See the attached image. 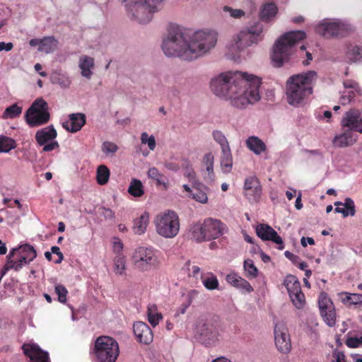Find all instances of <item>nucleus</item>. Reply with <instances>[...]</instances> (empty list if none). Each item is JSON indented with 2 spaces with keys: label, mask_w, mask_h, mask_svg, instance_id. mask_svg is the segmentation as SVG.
Masks as SVG:
<instances>
[{
  "label": "nucleus",
  "mask_w": 362,
  "mask_h": 362,
  "mask_svg": "<svg viewBox=\"0 0 362 362\" xmlns=\"http://www.w3.org/2000/svg\"><path fill=\"white\" fill-rule=\"evenodd\" d=\"M162 49L168 57L192 61L189 31L177 23H169L163 40Z\"/></svg>",
  "instance_id": "1"
},
{
  "label": "nucleus",
  "mask_w": 362,
  "mask_h": 362,
  "mask_svg": "<svg viewBox=\"0 0 362 362\" xmlns=\"http://www.w3.org/2000/svg\"><path fill=\"white\" fill-rule=\"evenodd\" d=\"M261 79L254 75H248L240 71V76L234 87L230 89L228 100L230 104L240 109L245 108L248 105L259 100V88Z\"/></svg>",
  "instance_id": "2"
},
{
  "label": "nucleus",
  "mask_w": 362,
  "mask_h": 362,
  "mask_svg": "<svg viewBox=\"0 0 362 362\" xmlns=\"http://www.w3.org/2000/svg\"><path fill=\"white\" fill-rule=\"evenodd\" d=\"M316 78L317 73L314 71L289 77L286 82V90L288 103L296 107L303 105L313 93V84Z\"/></svg>",
  "instance_id": "3"
},
{
  "label": "nucleus",
  "mask_w": 362,
  "mask_h": 362,
  "mask_svg": "<svg viewBox=\"0 0 362 362\" xmlns=\"http://www.w3.org/2000/svg\"><path fill=\"white\" fill-rule=\"evenodd\" d=\"M165 0H124L127 16L141 24L149 23L161 10Z\"/></svg>",
  "instance_id": "4"
},
{
  "label": "nucleus",
  "mask_w": 362,
  "mask_h": 362,
  "mask_svg": "<svg viewBox=\"0 0 362 362\" xmlns=\"http://www.w3.org/2000/svg\"><path fill=\"white\" fill-rule=\"evenodd\" d=\"M305 37L303 31H290L281 36L274 43L272 60L276 67H281L288 62L293 53L294 45Z\"/></svg>",
  "instance_id": "5"
},
{
  "label": "nucleus",
  "mask_w": 362,
  "mask_h": 362,
  "mask_svg": "<svg viewBox=\"0 0 362 362\" xmlns=\"http://www.w3.org/2000/svg\"><path fill=\"white\" fill-rule=\"evenodd\" d=\"M263 30V25L259 21L242 28L238 33L233 35L228 45L229 50L233 54H238L253 44L258 43L262 40L261 34Z\"/></svg>",
  "instance_id": "6"
},
{
  "label": "nucleus",
  "mask_w": 362,
  "mask_h": 362,
  "mask_svg": "<svg viewBox=\"0 0 362 362\" xmlns=\"http://www.w3.org/2000/svg\"><path fill=\"white\" fill-rule=\"evenodd\" d=\"M218 33L213 30H198L190 35L192 60L197 59L214 48Z\"/></svg>",
  "instance_id": "7"
},
{
  "label": "nucleus",
  "mask_w": 362,
  "mask_h": 362,
  "mask_svg": "<svg viewBox=\"0 0 362 362\" xmlns=\"http://www.w3.org/2000/svg\"><path fill=\"white\" fill-rule=\"evenodd\" d=\"M153 223L156 232L165 238L175 237L180 230V221L177 214L171 210L158 214Z\"/></svg>",
  "instance_id": "8"
},
{
  "label": "nucleus",
  "mask_w": 362,
  "mask_h": 362,
  "mask_svg": "<svg viewBox=\"0 0 362 362\" xmlns=\"http://www.w3.org/2000/svg\"><path fill=\"white\" fill-rule=\"evenodd\" d=\"M132 264L139 272H148L159 267L160 262L155 250L151 247L140 246L132 255Z\"/></svg>",
  "instance_id": "9"
},
{
  "label": "nucleus",
  "mask_w": 362,
  "mask_h": 362,
  "mask_svg": "<svg viewBox=\"0 0 362 362\" xmlns=\"http://www.w3.org/2000/svg\"><path fill=\"white\" fill-rule=\"evenodd\" d=\"M95 357L99 362H115L119 354V345L113 338L101 336L95 342Z\"/></svg>",
  "instance_id": "10"
},
{
  "label": "nucleus",
  "mask_w": 362,
  "mask_h": 362,
  "mask_svg": "<svg viewBox=\"0 0 362 362\" xmlns=\"http://www.w3.org/2000/svg\"><path fill=\"white\" fill-rule=\"evenodd\" d=\"M240 76V71L222 73L211 81L212 91L220 97L229 98L230 89L234 87Z\"/></svg>",
  "instance_id": "11"
},
{
  "label": "nucleus",
  "mask_w": 362,
  "mask_h": 362,
  "mask_svg": "<svg viewBox=\"0 0 362 362\" xmlns=\"http://www.w3.org/2000/svg\"><path fill=\"white\" fill-rule=\"evenodd\" d=\"M48 105L42 98L36 99L27 110L25 117L30 127H38L49 120Z\"/></svg>",
  "instance_id": "12"
},
{
  "label": "nucleus",
  "mask_w": 362,
  "mask_h": 362,
  "mask_svg": "<svg viewBox=\"0 0 362 362\" xmlns=\"http://www.w3.org/2000/svg\"><path fill=\"white\" fill-rule=\"evenodd\" d=\"M194 335L202 344L210 346L218 340L219 332L211 322L200 321L196 325Z\"/></svg>",
  "instance_id": "13"
},
{
  "label": "nucleus",
  "mask_w": 362,
  "mask_h": 362,
  "mask_svg": "<svg viewBox=\"0 0 362 362\" xmlns=\"http://www.w3.org/2000/svg\"><path fill=\"white\" fill-rule=\"evenodd\" d=\"M57 135L56 129L50 125L37 131L35 140L40 146H44V151H51L59 147L58 142L53 141Z\"/></svg>",
  "instance_id": "14"
},
{
  "label": "nucleus",
  "mask_w": 362,
  "mask_h": 362,
  "mask_svg": "<svg viewBox=\"0 0 362 362\" xmlns=\"http://www.w3.org/2000/svg\"><path fill=\"white\" fill-rule=\"evenodd\" d=\"M275 344L277 349L284 354L290 352L291 343L288 328L283 322H279L274 327Z\"/></svg>",
  "instance_id": "15"
},
{
  "label": "nucleus",
  "mask_w": 362,
  "mask_h": 362,
  "mask_svg": "<svg viewBox=\"0 0 362 362\" xmlns=\"http://www.w3.org/2000/svg\"><path fill=\"white\" fill-rule=\"evenodd\" d=\"M341 124L362 134V111L358 109H351L343 116Z\"/></svg>",
  "instance_id": "16"
},
{
  "label": "nucleus",
  "mask_w": 362,
  "mask_h": 362,
  "mask_svg": "<svg viewBox=\"0 0 362 362\" xmlns=\"http://www.w3.org/2000/svg\"><path fill=\"white\" fill-rule=\"evenodd\" d=\"M244 194L251 202H258L262 195V187L259 180L255 176L245 179L244 184Z\"/></svg>",
  "instance_id": "17"
},
{
  "label": "nucleus",
  "mask_w": 362,
  "mask_h": 362,
  "mask_svg": "<svg viewBox=\"0 0 362 362\" xmlns=\"http://www.w3.org/2000/svg\"><path fill=\"white\" fill-rule=\"evenodd\" d=\"M203 227L207 241L222 235L226 230L223 223L221 221L211 218H206L204 221Z\"/></svg>",
  "instance_id": "18"
},
{
  "label": "nucleus",
  "mask_w": 362,
  "mask_h": 362,
  "mask_svg": "<svg viewBox=\"0 0 362 362\" xmlns=\"http://www.w3.org/2000/svg\"><path fill=\"white\" fill-rule=\"evenodd\" d=\"M256 233L258 237L262 240H271L279 245L278 249L283 250L284 247L282 238L276 231L267 224H259L256 228Z\"/></svg>",
  "instance_id": "19"
},
{
  "label": "nucleus",
  "mask_w": 362,
  "mask_h": 362,
  "mask_svg": "<svg viewBox=\"0 0 362 362\" xmlns=\"http://www.w3.org/2000/svg\"><path fill=\"white\" fill-rule=\"evenodd\" d=\"M136 339L142 344H149L153 341V335L148 325L143 322H136L133 326Z\"/></svg>",
  "instance_id": "20"
},
{
  "label": "nucleus",
  "mask_w": 362,
  "mask_h": 362,
  "mask_svg": "<svg viewBox=\"0 0 362 362\" xmlns=\"http://www.w3.org/2000/svg\"><path fill=\"white\" fill-rule=\"evenodd\" d=\"M22 349L25 355L29 357L32 362H49L48 354L43 351L37 345L24 344Z\"/></svg>",
  "instance_id": "21"
},
{
  "label": "nucleus",
  "mask_w": 362,
  "mask_h": 362,
  "mask_svg": "<svg viewBox=\"0 0 362 362\" xmlns=\"http://www.w3.org/2000/svg\"><path fill=\"white\" fill-rule=\"evenodd\" d=\"M337 20H326L316 28L317 33L325 38L338 37Z\"/></svg>",
  "instance_id": "22"
},
{
  "label": "nucleus",
  "mask_w": 362,
  "mask_h": 362,
  "mask_svg": "<svg viewBox=\"0 0 362 362\" xmlns=\"http://www.w3.org/2000/svg\"><path fill=\"white\" fill-rule=\"evenodd\" d=\"M86 123V117L83 113H74L69 115V120L64 122L63 127L71 132L79 131Z\"/></svg>",
  "instance_id": "23"
},
{
  "label": "nucleus",
  "mask_w": 362,
  "mask_h": 362,
  "mask_svg": "<svg viewBox=\"0 0 362 362\" xmlns=\"http://www.w3.org/2000/svg\"><path fill=\"white\" fill-rule=\"evenodd\" d=\"M78 67L81 70V76L86 79H90L93 75L95 60L90 56L82 55L78 60Z\"/></svg>",
  "instance_id": "24"
},
{
  "label": "nucleus",
  "mask_w": 362,
  "mask_h": 362,
  "mask_svg": "<svg viewBox=\"0 0 362 362\" xmlns=\"http://www.w3.org/2000/svg\"><path fill=\"white\" fill-rule=\"evenodd\" d=\"M353 131L354 130L349 128V129L344 133L336 135L333 139V144L338 148H344L353 145L356 141Z\"/></svg>",
  "instance_id": "25"
},
{
  "label": "nucleus",
  "mask_w": 362,
  "mask_h": 362,
  "mask_svg": "<svg viewBox=\"0 0 362 362\" xmlns=\"http://www.w3.org/2000/svg\"><path fill=\"white\" fill-rule=\"evenodd\" d=\"M226 281L238 289L252 292L253 288L248 281L241 278L235 273H230L226 276Z\"/></svg>",
  "instance_id": "26"
},
{
  "label": "nucleus",
  "mask_w": 362,
  "mask_h": 362,
  "mask_svg": "<svg viewBox=\"0 0 362 362\" xmlns=\"http://www.w3.org/2000/svg\"><path fill=\"white\" fill-rule=\"evenodd\" d=\"M247 147L256 155H259L266 151L264 141L255 136H250L246 141Z\"/></svg>",
  "instance_id": "27"
},
{
  "label": "nucleus",
  "mask_w": 362,
  "mask_h": 362,
  "mask_svg": "<svg viewBox=\"0 0 362 362\" xmlns=\"http://www.w3.org/2000/svg\"><path fill=\"white\" fill-rule=\"evenodd\" d=\"M50 81L53 84H57L63 89L69 88L72 83L71 79L66 74L60 71H54L52 73Z\"/></svg>",
  "instance_id": "28"
},
{
  "label": "nucleus",
  "mask_w": 362,
  "mask_h": 362,
  "mask_svg": "<svg viewBox=\"0 0 362 362\" xmlns=\"http://www.w3.org/2000/svg\"><path fill=\"white\" fill-rule=\"evenodd\" d=\"M149 223V214L144 212L139 218H136L134 221L133 230L136 235L144 234Z\"/></svg>",
  "instance_id": "29"
},
{
  "label": "nucleus",
  "mask_w": 362,
  "mask_h": 362,
  "mask_svg": "<svg viewBox=\"0 0 362 362\" xmlns=\"http://www.w3.org/2000/svg\"><path fill=\"white\" fill-rule=\"evenodd\" d=\"M346 57L349 62L356 63L362 60V47L358 45H346Z\"/></svg>",
  "instance_id": "30"
},
{
  "label": "nucleus",
  "mask_w": 362,
  "mask_h": 362,
  "mask_svg": "<svg viewBox=\"0 0 362 362\" xmlns=\"http://www.w3.org/2000/svg\"><path fill=\"white\" fill-rule=\"evenodd\" d=\"M12 250H15L13 252L14 257L16 255H21L22 257H25L28 259V262H32L37 257V252L34 247L28 244L21 245L18 247L13 248Z\"/></svg>",
  "instance_id": "31"
},
{
  "label": "nucleus",
  "mask_w": 362,
  "mask_h": 362,
  "mask_svg": "<svg viewBox=\"0 0 362 362\" xmlns=\"http://www.w3.org/2000/svg\"><path fill=\"white\" fill-rule=\"evenodd\" d=\"M277 11L274 3H267L262 6L260 10V18L264 21L269 22L276 16Z\"/></svg>",
  "instance_id": "32"
},
{
  "label": "nucleus",
  "mask_w": 362,
  "mask_h": 362,
  "mask_svg": "<svg viewBox=\"0 0 362 362\" xmlns=\"http://www.w3.org/2000/svg\"><path fill=\"white\" fill-rule=\"evenodd\" d=\"M221 167L224 173H229L233 168V156L230 148L221 151Z\"/></svg>",
  "instance_id": "33"
},
{
  "label": "nucleus",
  "mask_w": 362,
  "mask_h": 362,
  "mask_svg": "<svg viewBox=\"0 0 362 362\" xmlns=\"http://www.w3.org/2000/svg\"><path fill=\"white\" fill-rule=\"evenodd\" d=\"M284 284L286 286L289 296L301 291L300 284L295 276H287L284 280Z\"/></svg>",
  "instance_id": "34"
},
{
  "label": "nucleus",
  "mask_w": 362,
  "mask_h": 362,
  "mask_svg": "<svg viewBox=\"0 0 362 362\" xmlns=\"http://www.w3.org/2000/svg\"><path fill=\"white\" fill-rule=\"evenodd\" d=\"M192 235V238L198 243L203 241H207L205 231L204 230L203 223H195L193 224L189 230Z\"/></svg>",
  "instance_id": "35"
},
{
  "label": "nucleus",
  "mask_w": 362,
  "mask_h": 362,
  "mask_svg": "<svg viewBox=\"0 0 362 362\" xmlns=\"http://www.w3.org/2000/svg\"><path fill=\"white\" fill-rule=\"evenodd\" d=\"M57 45V41L53 37H45L41 39L40 46L38 47L40 52L50 53L53 52Z\"/></svg>",
  "instance_id": "36"
},
{
  "label": "nucleus",
  "mask_w": 362,
  "mask_h": 362,
  "mask_svg": "<svg viewBox=\"0 0 362 362\" xmlns=\"http://www.w3.org/2000/svg\"><path fill=\"white\" fill-rule=\"evenodd\" d=\"M148 320L149 323L156 327L163 318L162 314L158 312V308L155 304L149 305L147 309Z\"/></svg>",
  "instance_id": "37"
},
{
  "label": "nucleus",
  "mask_w": 362,
  "mask_h": 362,
  "mask_svg": "<svg viewBox=\"0 0 362 362\" xmlns=\"http://www.w3.org/2000/svg\"><path fill=\"white\" fill-rule=\"evenodd\" d=\"M338 37L347 36L355 31V28L350 23L337 20Z\"/></svg>",
  "instance_id": "38"
},
{
  "label": "nucleus",
  "mask_w": 362,
  "mask_h": 362,
  "mask_svg": "<svg viewBox=\"0 0 362 362\" xmlns=\"http://www.w3.org/2000/svg\"><path fill=\"white\" fill-rule=\"evenodd\" d=\"M222 11L224 16H228L235 19H240L245 16V11L239 8H233L229 6H223L222 7Z\"/></svg>",
  "instance_id": "39"
},
{
  "label": "nucleus",
  "mask_w": 362,
  "mask_h": 362,
  "mask_svg": "<svg viewBox=\"0 0 362 362\" xmlns=\"http://www.w3.org/2000/svg\"><path fill=\"white\" fill-rule=\"evenodd\" d=\"M203 187H193L196 192L192 194L191 197L202 204H206L208 201V188L202 184Z\"/></svg>",
  "instance_id": "40"
},
{
  "label": "nucleus",
  "mask_w": 362,
  "mask_h": 362,
  "mask_svg": "<svg viewBox=\"0 0 362 362\" xmlns=\"http://www.w3.org/2000/svg\"><path fill=\"white\" fill-rule=\"evenodd\" d=\"M128 192L136 197L142 196L144 192L142 182L139 180L133 179L129 186Z\"/></svg>",
  "instance_id": "41"
},
{
  "label": "nucleus",
  "mask_w": 362,
  "mask_h": 362,
  "mask_svg": "<svg viewBox=\"0 0 362 362\" xmlns=\"http://www.w3.org/2000/svg\"><path fill=\"white\" fill-rule=\"evenodd\" d=\"M214 141L220 145L221 151L230 148L228 141L220 130H214L212 133Z\"/></svg>",
  "instance_id": "42"
},
{
  "label": "nucleus",
  "mask_w": 362,
  "mask_h": 362,
  "mask_svg": "<svg viewBox=\"0 0 362 362\" xmlns=\"http://www.w3.org/2000/svg\"><path fill=\"white\" fill-rule=\"evenodd\" d=\"M183 175L192 185V187H203L202 183L197 179V175L192 166H187L184 169Z\"/></svg>",
  "instance_id": "43"
},
{
  "label": "nucleus",
  "mask_w": 362,
  "mask_h": 362,
  "mask_svg": "<svg viewBox=\"0 0 362 362\" xmlns=\"http://www.w3.org/2000/svg\"><path fill=\"white\" fill-rule=\"evenodd\" d=\"M126 269V259L124 255H117L114 259V271L116 274L123 275Z\"/></svg>",
  "instance_id": "44"
},
{
  "label": "nucleus",
  "mask_w": 362,
  "mask_h": 362,
  "mask_svg": "<svg viewBox=\"0 0 362 362\" xmlns=\"http://www.w3.org/2000/svg\"><path fill=\"white\" fill-rule=\"evenodd\" d=\"M340 296L344 303L358 304L362 303V294L344 292L340 293Z\"/></svg>",
  "instance_id": "45"
},
{
  "label": "nucleus",
  "mask_w": 362,
  "mask_h": 362,
  "mask_svg": "<svg viewBox=\"0 0 362 362\" xmlns=\"http://www.w3.org/2000/svg\"><path fill=\"white\" fill-rule=\"evenodd\" d=\"M15 141L9 137L5 136H0V153L9 152L11 150L16 148Z\"/></svg>",
  "instance_id": "46"
},
{
  "label": "nucleus",
  "mask_w": 362,
  "mask_h": 362,
  "mask_svg": "<svg viewBox=\"0 0 362 362\" xmlns=\"http://www.w3.org/2000/svg\"><path fill=\"white\" fill-rule=\"evenodd\" d=\"M22 112V107L18 106L17 104H13L6 108L5 111L2 115V118L4 119L8 118H15L18 117Z\"/></svg>",
  "instance_id": "47"
},
{
  "label": "nucleus",
  "mask_w": 362,
  "mask_h": 362,
  "mask_svg": "<svg viewBox=\"0 0 362 362\" xmlns=\"http://www.w3.org/2000/svg\"><path fill=\"white\" fill-rule=\"evenodd\" d=\"M325 323L330 327H334L336 324V313L335 308L328 309L320 313Z\"/></svg>",
  "instance_id": "48"
},
{
  "label": "nucleus",
  "mask_w": 362,
  "mask_h": 362,
  "mask_svg": "<svg viewBox=\"0 0 362 362\" xmlns=\"http://www.w3.org/2000/svg\"><path fill=\"white\" fill-rule=\"evenodd\" d=\"M110 170L105 165H100L97 169V182L100 185H105L108 182Z\"/></svg>",
  "instance_id": "49"
},
{
  "label": "nucleus",
  "mask_w": 362,
  "mask_h": 362,
  "mask_svg": "<svg viewBox=\"0 0 362 362\" xmlns=\"http://www.w3.org/2000/svg\"><path fill=\"white\" fill-rule=\"evenodd\" d=\"M318 305L320 313L328 309H332V308L334 307L333 303L325 292H322L320 294Z\"/></svg>",
  "instance_id": "50"
},
{
  "label": "nucleus",
  "mask_w": 362,
  "mask_h": 362,
  "mask_svg": "<svg viewBox=\"0 0 362 362\" xmlns=\"http://www.w3.org/2000/svg\"><path fill=\"white\" fill-rule=\"evenodd\" d=\"M202 283L208 290L216 289L218 286V281L215 275L209 274L206 276H202Z\"/></svg>",
  "instance_id": "51"
},
{
  "label": "nucleus",
  "mask_w": 362,
  "mask_h": 362,
  "mask_svg": "<svg viewBox=\"0 0 362 362\" xmlns=\"http://www.w3.org/2000/svg\"><path fill=\"white\" fill-rule=\"evenodd\" d=\"M291 301L293 302L294 306L298 309H301L303 308L305 300L304 294L301 291L299 292H296L289 296Z\"/></svg>",
  "instance_id": "52"
},
{
  "label": "nucleus",
  "mask_w": 362,
  "mask_h": 362,
  "mask_svg": "<svg viewBox=\"0 0 362 362\" xmlns=\"http://www.w3.org/2000/svg\"><path fill=\"white\" fill-rule=\"evenodd\" d=\"M201 173L203 177L204 181L206 184L211 185L214 182L216 175L214 168H202Z\"/></svg>",
  "instance_id": "53"
},
{
  "label": "nucleus",
  "mask_w": 362,
  "mask_h": 362,
  "mask_svg": "<svg viewBox=\"0 0 362 362\" xmlns=\"http://www.w3.org/2000/svg\"><path fill=\"white\" fill-rule=\"evenodd\" d=\"M147 174L149 177L155 180L158 185H160L165 184V182L163 180V175L161 174L156 168H150Z\"/></svg>",
  "instance_id": "54"
},
{
  "label": "nucleus",
  "mask_w": 362,
  "mask_h": 362,
  "mask_svg": "<svg viewBox=\"0 0 362 362\" xmlns=\"http://www.w3.org/2000/svg\"><path fill=\"white\" fill-rule=\"evenodd\" d=\"M183 269L187 272L189 276L197 277L200 273V268L194 264H192L190 261H187Z\"/></svg>",
  "instance_id": "55"
},
{
  "label": "nucleus",
  "mask_w": 362,
  "mask_h": 362,
  "mask_svg": "<svg viewBox=\"0 0 362 362\" xmlns=\"http://www.w3.org/2000/svg\"><path fill=\"white\" fill-rule=\"evenodd\" d=\"M141 141L144 144H147L149 149L153 151L156 148V140L153 135L148 136L146 132H143L141 134Z\"/></svg>",
  "instance_id": "56"
},
{
  "label": "nucleus",
  "mask_w": 362,
  "mask_h": 362,
  "mask_svg": "<svg viewBox=\"0 0 362 362\" xmlns=\"http://www.w3.org/2000/svg\"><path fill=\"white\" fill-rule=\"evenodd\" d=\"M214 156L211 152L205 153L202 159V168H214Z\"/></svg>",
  "instance_id": "57"
},
{
  "label": "nucleus",
  "mask_w": 362,
  "mask_h": 362,
  "mask_svg": "<svg viewBox=\"0 0 362 362\" xmlns=\"http://www.w3.org/2000/svg\"><path fill=\"white\" fill-rule=\"evenodd\" d=\"M18 259L15 260L12 258V263L10 267H12V269L15 271H19L25 264H29L30 262H28V259L25 257H22L21 255H17Z\"/></svg>",
  "instance_id": "58"
},
{
  "label": "nucleus",
  "mask_w": 362,
  "mask_h": 362,
  "mask_svg": "<svg viewBox=\"0 0 362 362\" xmlns=\"http://www.w3.org/2000/svg\"><path fill=\"white\" fill-rule=\"evenodd\" d=\"M18 259L15 260L12 258V263L10 267H12V269L15 271H19L25 264H29L30 262H28V259L25 257H22L21 255H17Z\"/></svg>",
  "instance_id": "59"
},
{
  "label": "nucleus",
  "mask_w": 362,
  "mask_h": 362,
  "mask_svg": "<svg viewBox=\"0 0 362 362\" xmlns=\"http://www.w3.org/2000/svg\"><path fill=\"white\" fill-rule=\"evenodd\" d=\"M54 289L58 296V300L60 303H65L66 301V296L68 293V291L65 286L62 284H57L55 286Z\"/></svg>",
  "instance_id": "60"
},
{
  "label": "nucleus",
  "mask_w": 362,
  "mask_h": 362,
  "mask_svg": "<svg viewBox=\"0 0 362 362\" xmlns=\"http://www.w3.org/2000/svg\"><path fill=\"white\" fill-rule=\"evenodd\" d=\"M357 90H344L341 93V95L340 98V102L342 105H346L351 102V100L355 97L356 92Z\"/></svg>",
  "instance_id": "61"
},
{
  "label": "nucleus",
  "mask_w": 362,
  "mask_h": 362,
  "mask_svg": "<svg viewBox=\"0 0 362 362\" xmlns=\"http://www.w3.org/2000/svg\"><path fill=\"white\" fill-rule=\"evenodd\" d=\"M244 269L253 278L258 274V270L251 259H247L244 262Z\"/></svg>",
  "instance_id": "62"
},
{
  "label": "nucleus",
  "mask_w": 362,
  "mask_h": 362,
  "mask_svg": "<svg viewBox=\"0 0 362 362\" xmlns=\"http://www.w3.org/2000/svg\"><path fill=\"white\" fill-rule=\"evenodd\" d=\"M117 150V146L112 142L105 141L102 144V151L106 155L114 154Z\"/></svg>",
  "instance_id": "63"
},
{
  "label": "nucleus",
  "mask_w": 362,
  "mask_h": 362,
  "mask_svg": "<svg viewBox=\"0 0 362 362\" xmlns=\"http://www.w3.org/2000/svg\"><path fill=\"white\" fill-rule=\"evenodd\" d=\"M346 344L351 348H356L362 346V336L361 337H348L346 341Z\"/></svg>",
  "instance_id": "64"
}]
</instances>
